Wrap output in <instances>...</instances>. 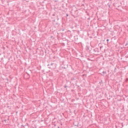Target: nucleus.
<instances>
[{
    "mask_svg": "<svg viewBox=\"0 0 128 128\" xmlns=\"http://www.w3.org/2000/svg\"><path fill=\"white\" fill-rule=\"evenodd\" d=\"M100 48H92L91 50H90V54H95L96 56H98Z\"/></svg>",
    "mask_w": 128,
    "mask_h": 128,
    "instance_id": "f257e3e1",
    "label": "nucleus"
},
{
    "mask_svg": "<svg viewBox=\"0 0 128 128\" xmlns=\"http://www.w3.org/2000/svg\"><path fill=\"white\" fill-rule=\"evenodd\" d=\"M71 14L72 16H74V18H76L78 16V10H76V8H72L71 11Z\"/></svg>",
    "mask_w": 128,
    "mask_h": 128,
    "instance_id": "f03ea898",
    "label": "nucleus"
},
{
    "mask_svg": "<svg viewBox=\"0 0 128 128\" xmlns=\"http://www.w3.org/2000/svg\"><path fill=\"white\" fill-rule=\"evenodd\" d=\"M73 124L74 126H77V128H82V124H80V122L78 121H75L73 122Z\"/></svg>",
    "mask_w": 128,
    "mask_h": 128,
    "instance_id": "7ed1b4c3",
    "label": "nucleus"
},
{
    "mask_svg": "<svg viewBox=\"0 0 128 128\" xmlns=\"http://www.w3.org/2000/svg\"><path fill=\"white\" fill-rule=\"evenodd\" d=\"M48 66H49L48 68H52V70H54V68L56 67V64L54 63H52L50 64H48Z\"/></svg>",
    "mask_w": 128,
    "mask_h": 128,
    "instance_id": "20e7f679",
    "label": "nucleus"
},
{
    "mask_svg": "<svg viewBox=\"0 0 128 128\" xmlns=\"http://www.w3.org/2000/svg\"><path fill=\"white\" fill-rule=\"evenodd\" d=\"M120 6H122V2H118L114 4V6L116 8H120Z\"/></svg>",
    "mask_w": 128,
    "mask_h": 128,
    "instance_id": "39448f33",
    "label": "nucleus"
},
{
    "mask_svg": "<svg viewBox=\"0 0 128 128\" xmlns=\"http://www.w3.org/2000/svg\"><path fill=\"white\" fill-rule=\"evenodd\" d=\"M53 25L55 28H58L60 26V24L58 22H53Z\"/></svg>",
    "mask_w": 128,
    "mask_h": 128,
    "instance_id": "423d86ee",
    "label": "nucleus"
},
{
    "mask_svg": "<svg viewBox=\"0 0 128 128\" xmlns=\"http://www.w3.org/2000/svg\"><path fill=\"white\" fill-rule=\"evenodd\" d=\"M56 16L58 15V12H54L52 14V18H54V16Z\"/></svg>",
    "mask_w": 128,
    "mask_h": 128,
    "instance_id": "0eeeda50",
    "label": "nucleus"
},
{
    "mask_svg": "<svg viewBox=\"0 0 128 128\" xmlns=\"http://www.w3.org/2000/svg\"><path fill=\"white\" fill-rule=\"evenodd\" d=\"M100 50L102 51V52H104V50H106L104 48V46H100V49H99Z\"/></svg>",
    "mask_w": 128,
    "mask_h": 128,
    "instance_id": "6e6552de",
    "label": "nucleus"
},
{
    "mask_svg": "<svg viewBox=\"0 0 128 128\" xmlns=\"http://www.w3.org/2000/svg\"><path fill=\"white\" fill-rule=\"evenodd\" d=\"M99 84L101 86H104V81L102 80H100V81L99 82Z\"/></svg>",
    "mask_w": 128,
    "mask_h": 128,
    "instance_id": "1a4fd4ad",
    "label": "nucleus"
},
{
    "mask_svg": "<svg viewBox=\"0 0 128 128\" xmlns=\"http://www.w3.org/2000/svg\"><path fill=\"white\" fill-rule=\"evenodd\" d=\"M78 38H75V42H75V44H80V42H78Z\"/></svg>",
    "mask_w": 128,
    "mask_h": 128,
    "instance_id": "9d476101",
    "label": "nucleus"
},
{
    "mask_svg": "<svg viewBox=\"0 0 128 128\" xmlns=\"http://www.w3.org/2000/svg\"><path fill=\"white\" fill-rule=\"evenodd\" d=\"M86 50H88L89 52L90 50V46H86Z\"/></svg>",
    "mask_w": 128,
    "mask_h": 128,
    "instance_id": "9b49d317",
    "label": "nucleus"
},
{
    "mask_svg": "<svg viewBox=\"0 0 128 128\" xmlns=\"http://www.w3.org/2000/svg\"><path fill=\"white\" fill-rule=\"evenodd\" d=\"M106 74V71H103V72H102V74H101V76H104V74Z\"/></svg>",
    "mask_w": 128,
    "mask_h": 128,
    "instance_id": "f8f14e48",
    "label": "nucleus"
},
{
    "mask_svg": "<svg viewBox=\"0 0 128 128\" xmlns=\"http://www.w3.org/2000/svg\"><path fill=\"white\" fill-rule=\"evenodd\" d=\"M6 60H8L7 61V62H10V58H6Z\"/></svg>",
    "mask_w": 128,
    "mask_h": 128,
    "instance_id": "ddd939ff",
    "label": "nucleus"
},
{
    "mask_svg": "<svg viewBox=\"0 0 128 128\" xmlns=\"http://www.w3.org/2000/svg\"><path fill=\"white\" fill-rule=\"evenodd\" d=\"M71 80H76V78H71Z\"/></svg>",
    "mask_w": 128,
    "mask_h": 128,
    "instance_id": "4468645a",
    "label": "nucleus"
},
{
    "mask_svg": "<svg viewBox=\"0 0 128 128\" xmlns=\"http://www.w3.org/2000/svg\"><path fill=\"white\" fill-rule=\"evenodd\" d=\"M114 72H116V68H114Z\"/></svg>",
    "mask_w": 128,
    "mask_h": 128,
    "instance_id": "2eb2a0df",
    "label": "nucleus"
},
{
    "mask_svg": "<svg viewBox=\"0 0 128 128\" xmlns=\"http://www.w3.org/2000/svg\"><path fill=\"white\" fill-rule=\"evenodd\" d=\"M125 82H128V78H126V80H125Z\"/></svg>",
    "mask_w": 128,
    "mask_h": 128,
    "instance_id": "dca6fc26",
    "label": "nucleus"
},
{
    "mask_svg": "<svg viewBox=\"0 0 128 128\" xmlns=\"http://www.w3.org/2000/svg\"><path fill=\"white\" fill-rule=\"evenodd\" d=\"M57 20H60V18H58V15L56 16Z\"/></svg>",
    "mask_w": 128,
    "mask_h": 128,
    "instance_id": "f3484780",
    "label": "nucleus"
},
{
    "mask_svg": "<svg viewBox=\"0 0 128 128\" xmlns=\"http://www.w3.org/2000/svg\"><path fill=\"white\" fill-rule=\"evenodd\" d=\"M53 22H56V19H54L52 20V23Z\"/></svg>",
    "mask_w": 128,
    "mask_h": 128,
    "instance_id": "a211bd4d",
    "label": "nucleus"
},
{
    "mask_svg": "<svg viewBox=\"0 0 128 128\" xmlns=\"http://www.w3.org/2000/svg\"><path fill=\"white\" fill-rule=\"evenodd\" d=\"M106 42H107L108 44V42H110V40L106 39Z\"/></svg>",
    "mask_w": 128,
    "mask_h": 128,
    "instance_id": "6ab92c4d",
    "label": "nucleus"
},
{
    "mask_svg": "<svg viewBox=\"0 0 128 128\" xmlns=\"http://www.w3.org/2000/svg\"><path fill=\"white\" fill-rule=\"evenodd\" d=\"M64 88H68V86H66V85L64 86Z\"/></svg>",
    "mask_w": 128,
    "mask_h": 128,
    "instance_id": "aec40b11",
    "label": "nucleus"
},
{
    "mask_svg": "<svg viewBox=\"0 0 128 128\" xmlns=\"http://www.w3.org/2000/svg\"><path fill=\"white\" fill-rule=\"evenodd\" d=\"M62 68H64V70H66V67L62 66Z\"/></svg>",
    "mask_w": 128,
    "mask_h": 128,
    "instance_id": "412c9836",
    "label": "nucleus"
},
{
    "mask_svg": "<svg viewBox=\"0 0 128 128\" xmlns=\"http://www.w3.org/2000/svg\"><path fill=\"white\" fill-rule=\"evenodd\" d=\"M28 78H30V74H28Z\"/></svg>",
    "mask_w": 128,
    "mask_h": 128,
    "instance_id": "4be33fe9",
    "label": "nucleus"
},
{
    "mask_svg": "<svg viewBox=\"0 0 128 128\" xmlns=\"http://www.w3.org/2000/svg\"><path fill=\"white\" fill-rule=\"evenodd\" d=\"M108 6H109V8H110V4H108Z\"/></svg>",
    "mask_w": 128,
    "mask_h": 128,
    "instance_id": "5701e85b",
    "label": "nucleus"
},
{
    "mask_svg": "<svg viewBox=\"0 0 128 128\" xmlns=\"http://www.w3.org/2000/svg\"><path fill=\"white\" fill-rule=\"evenodd\" d=\"M21 126H22L23 128H24L26 126V125L25 126L22 125Z\"/></svg>",
    "mask_w": 128,
    "mask_h": 128,
    "instance_id": "b1692460",
    "label": "nucleus"
},
{
    "mask_svg": "<svg viewBox=\"0 0 128 128\" xmlns=\"http://www.w3.org/2000/svg\"><path fill=\"white\" fill-rule=\"evenodd\" d=\"M56 72H58V70H56Z\"/></svg>",
    "mask_w": 128,
    "mask_h": 128,
    "instance_id": "393cba45",
    "label": "nucleus"
},
{
    "mask_svg": "<svg viewBox=\"0 0 128 128\" xmlns=\"http://www.w3.org/2000/svg\"><path fill=\"white\" fill-rule=\"evenodd\" d=\"M4 122H6V120H4Z\"/></svg>",
    "mask_w": 128,
    "mask_h": 128,
    "instance_id": "a878e982",
    "label": "nucleus"
},
{
    "mask_svg": "<svg viewBox=\"0 0 128 128\" xmlns=\"http://www.w3.org/2000/svg\"><path fill=\"white\" fill-rule=\"evenodd\" d=\"M128 43H126V46H128Z\"/></svg>",
    "mask_w": 128,
    "mask_h": 128,
    "instance_id": "bb28decb",
    "label": "nucleus"
},
{
    "mask_svg": "<svg viewBox=\"0 0 128 128\" xmlns=\"http://www.w3.org/2000/svg\"><path fill=\"white\" fill-rule=\"evenodd\" d=\"M66 16H68V14H66Z\"/></svg>",
    "mask_w": 128,
    "mask_h": 128,
    "instance_id": "cd10ccee",
    "label": "nucleus"
},
{
    "mask_svg": "<svg viewBox=\"0 0 128 128\" xmlns=\"http://www.w3.org/2000/svg\"><path fill=\"white\" fill-rule=\"evenodd\" d=\"M60 126H62V123L60 124Z\"/></svg>",
    "mask_w": 128,
    "mask_h": 128,
    "instance_id": "c85d7f7f",
    "label": "nucleus"
},
{
    "mask_svg": "<svg viewBox=\"0 0 128 128\" xmlns=\"http://www.w3.org/2000/svg\"><path fill=\"white\" fill-rule=\"evenodd\" d=\"M54 126H56V124H54Z\"/></svg>",
    "mask_w": 128,
    "mask_h": 128,
    "instance_id": "c756f323",
    "label": "nucleus"
},
{
    "mask_svg": "<svg viewBox=\"0 0 128 128\" xmlns=\"http://www.w3.org/2000/svg\"><path fill=\"white\" fill-rule=\"evenodd\" d=\"M6 80H8V78H6Z\"/></svg>",
    "mask_w": 128,
    "mask_h": 128,
    "instance_id": "7c9ffc66",
    "label": "nucleus"
},
{
    "mask_svg": "<svg viewBox=\"0 0 128 128\" xmlns=\"http://www.w3.org/2000/svg\"><path fill=\"white\" fill-rule=\"evenodd\" d=\"M64 29H62V31L64 32Z\"/></svg>",
    "mask_w": 128,
    "mask_h": 128,
    "instance_id": "2f4dec72",
    "label": "nucleus"
},
{
    "mask_svg": "<svg viewBox=\"0 0 128 128\" xmlns=\"http://www.w3.org/2000/svg\"><path fill=\"white\" fill-rule=\"evenodd\" d=\"M58 128H60V126H58Z\"/></svg>",
    "mask_w": 128,
    "mask_h": 128,
    "instance_id": "473e14b6",
    "label": "nucleus"
},
{
    "mask_svg": "<svg viewBox=\"0 0 128 128\" xmlns=\"http://www.w3.org/2000/svg\"><path fill=\"white\" fill-rule=\"evenodd\" d=\"M50 38H52V36H51V37H50Z\"/></svg>",
    "mask_w": 128,
    "mask_h": 128,
    "instance_id": "72a5a7b5",
    "label": "nucleus"
},
{
    "mask_svg": "<svg viewBox=\"0 0 128 128\" xmlns=\"http://www.w3.org/2000/svg\"><path fill=\"white\" fill-rule=\"evenodd\" d=\"M118 100V102H120V100Z\"/></svg>",
    "mask_w": 128,
    "mask_h": 128,
    "instance_id": "f704fd0d",
    "label": "nucleus"
},
{
    "mask_svg": "<svg viewBox=\"0 0 128 128\" xmlns=\"http://www.w3.org/2000/svg\"><path fill=\"white\" fill-rule=\"evenodd\" d=\"M45 52H46V50L45 51Z\"/></svg>",
    "mask_w": 128,
    "mask_h": 128,
    "instance_id": "c9c22d12",
    "label": "nucleus"
},
{
    "mask_svg": "<svg viewBox=\"0 0 128 128\" xmlns=\"http://www.w3.org/2000/svg\"><path fill=\"white\" fill-rule=\"evenodd\" d=\"M78 88H80V86H78Z\"/></svg>",
    "mask_w": 128,
    "mask_h": 128,
    "instance_id": "e433bc0d",
    "label": "nucleus"
},
{
    "mask_svg": "<svg viewBox=\"0 0 128 128\" xmlns=\"http://www.w3.org/2000/svg\"><path fill=\"white\" fill-rule=\"evenodd\" d=\"M8 108H10V106H8Z\"/></svg>",
    "mask_w": 128,
    "mask_h": 128,
    "instance_id": "4c0bfd02",
    "label": "nucleus"
},
{
    "mask_svg": "<svg viewBox=\"0 0 128 128\" xmlns=\"http://www.w3.org/2000/svg\"><path fill=\"white\" fill-rule=\"evenodd\" d=\"M88 20H90V18H88Z\"/></svg>",
    "mask_w": 128,
    "mask_h": 128,
    "instance_id": "58836bf2",
    "label": "nucleus"
},
{
    "mask_svg": "<svg viewBox=\"0 0 128 128\" xmlns=\"http://www.w3.org/2000/svg\"><path fill=\"white\" fill-rule=\"evenodd\" d=\"M24 76H26V75H24Z\"/></svg>",
    "mask_w": 128,
    "mask_h": 128,
    "instance_id": "ea45409f",
    "label": "nucleus"
}]
</instances>
